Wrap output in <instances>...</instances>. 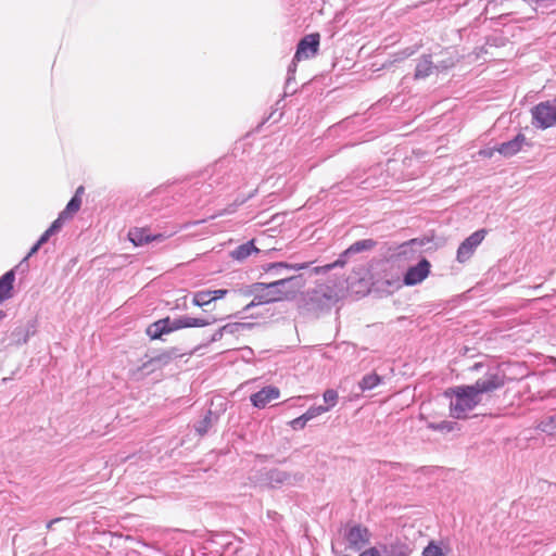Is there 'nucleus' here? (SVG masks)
I'll use <instances>...</instances> for the list:
<instances>
[{
  "mask_svg": "<svg viewBox=\"0 0 556 556\" xmlns=\"http://www.w3.org/2000/svg\"><path fill=\"white\" fill-rule=\"evenodd\" d=\"M486 392V380L479 379L475 384L457 386L447 389L444 394L451 399V416L456 419L466 418L481 401V395Z\"/></svg>",
  "mask_w": 556,
  "mask_h": 556,
  "instance_id": "obj_1",
  "label": "nucleus"
},
{
  "mask_svg": "<svg viewBox=\"0 0 556 556\" xmlns=\"http://www.w3.org/2000/svg\"><path fill=\"white\" fill-rule=\"evenodd\" d=\"M300 277L292 276L281 278L268 283L255 282L248 287L245 294H256L258 303H271L280 301L296 290Z\"/></svg>",
  "mask_w": 556,
  "mask_h": 556,
  "instance_id": "obj_2",
  "label": "nucleus"
},
{
  "mask_svg": "<svg viewBox=\"0 0 556 556\" xmlns=\"http://www.w3.org/2000/svg\"><path fill=\"white\" fill-rule=\"evenodd\" d=\"M377 245V242L374 239H363L351 244L346 250H344L339 257L333 262L326 264L324 266H317L313 269V271L317 275L327 274L330 270L337 267H343L351 261H354V256L358 253L370 251Z\"/></svg>",
  "mask_w": 556,
  "mask_h": 556,
  "instance_id": "obj_3",
  "label": "nucleus"
},
{
  "mask_svg": "<svg viewBox=\"0 0 556 556\" xmlns=\"http://www.w3.org/2000/svg\"><path fill=\"white\" fill-rule=\"evenodd\" d=\"M370 531L361 523H348L343 530V539L346 541L344 549L362 551L370 542Z\"/></svg>",
  "mask_w": 556,
  "mask_h": 556,
  "instance_id": "obj_4",
  "label": "nucleus"
},
{
  "mask_svg": "<svg viewBox=\"0 0 556 556\" xmlns=\"http://www.w3.org/2000/svg\"><path fill=\"white\" fill-rule=\"evenodd\" d=\"M533 125L545 129L556 123V99L541 102L532 109Z\"/></svg>",
  "mask_w": 556,
  "mask_h": 556,
  "instance_id": "obj_5",
  "label": "nucleus"
},
{
  "mask_svg": "<svg viewBox=\"0 0 556 556\" xmlns=\"http://www.w3.org/2000/svg\"><path fill=\"white\" fill-rule=\"evenodd\" d=\"M179 329H184L180 317L174 319L165 317L149 325L146 332L151 340H162L164 334Z\"/></svg>",
  "mask_w": 556,
  "mask_h": 556,
  "instance_id": "obj_6",
  "label": "nucleus"
},
{
  "mask_svg": "<svg viewBox=\"0 0 556 556\" xmlns=\"http://www.w3.org/2000/svg\"><path fill=\"white\" fill-rule=\"evenodd\" d=\"M486 235V229L482 228L473 233H471L468 238H466L458 247L456 253V260L459 263H466L475 253L477 248L482 243Z\"/></svg>",
  "mask_w": 556,
  "mask_h": 556,
  "instance_id": "obj_7",
  "label": "nucleus"
},
{
  "mask_svg": "<svg viewBox=\"0 0 556 556\" xmlns=\"http://www.w3.org/2000/svg\"><path fill=\"white\" fill-rule=\"evenodd\" d=\"M431 264L422 257L416 265L409 266L403 276V283L408 287L422 282L430 274Z\"/></svg>",
  "mask_w": 556,
  "mask_h": 556,
  "instance_id": "obj_8",
  "label": "nucleus"
},
{
  "mask_svg": "<svg viewBox=\"0 0 556 556\" xmlns=\"http://www.w3.org/2000/svg\"><path fill=\"white\" fill-rule=\"evenodd\" d=\"M320 36L318 33L304 36L298 43L294 59L302 60L314 56L319 47Z\"/></svg>",
  "mask_w": 556,
  "mask_h": 556,
  "instance_id": "obj_9",
  "label": "nucleus"
},
{
  "mask_svg": "<svg viewBox=\"0 0 556 556\" xmlns=\"http://www.w3.org/2000/svg\"><path fill=\"white\" fill-rule=\"evenodd\" d=\"M380 556H409L412 549L409 545L400 538H390L383 543H379Z\"/></svg>",
  "mask_w": 556,
  "mask_h": 556,
  "instance_id": "obj_10",
  "label": "nucleus"
},
{
  "mask_svg": "<svg viewBox=\"0 0 556 556\" xmlns=\"http://www.w3.org/2000/svg\"><path fill=\"white\" fill-rule=\"evenodd\" d=\"M280 396V390L275 386H266L250 396L252 405L256 408H265L266 405Z\"/></svg>",
  "mask_w": 556,
  "mask_h": 556,
  "instance_id": "obj_11",
  "label": "nucleus"
},
{
  "mask_svg": "<svg viewBox=\"0 0 556 556\" xmlns=\"http://www.w3.org/2000/svg\"><path fill=\"white\" fill-rule=\"evenodd\" d=\"M129 241L135 245H143L152 241H162L165 237L162 233L153 235L148 228H134L128 232Z\"/></svg>",
  "mask_w": 556,
  "mask_h": 556,
  "instance_id": "obj_12",
  "label": "nucleus"
},
{
  "mask_svg": "<svg viewBox=\"0 0 556 556\" xmlns=\"http://www.w3.org/2000/svg\"><path fill=\"white\" fill-rule=\"evenodd\" d=\"M265 480L270 488L277 489L285 484H293L295 479L287 471L274 468L265 473Z\"/></svg>",
  "mask_w": 556,
  "mask_h": 556,
  "instance_id": "obj_13",
  "label": "nucleus"
},
{
  "mask_svg": "<svg viewBox=\"0 0 556 556\" xmlns=\"http://www.w3.org/2000/svg\"><path fill=\"white\" fill-rule=\"evenodd\" d=\"M222 173H224L223 165L216 164L214 167V174L208 178V181L198 180L193 185L194 189L192 192L193 193L201 192V193H205V194L212 192L214 185L218 186L222 184V181H220Z\"/></svg>",
  "mask_w": 556,
  "mask_h": 556,
  "instance_id": "obj_14",
  "label": "nucleus"
},
{
  "mask_svg": "<svg viewBox=\"0 0 556 556\" xmlns=\"http://www.w3.org/2000/svg\"><path fill=\"white\" fill-rule=\"evenodd\" d=\"M18 266L8 270L0 277V303L12 296L13 285L15 281V269Z\"/></svg>",
  "mask_w": 556,
  "mask_h": 556,
  "instance_id": "obj_15",
  "label": "nucleus"
},
{
  "mask_svg": "<svg viewBox=\"0 0 556 556\" xmlns=\"http://www.w3.org/2000/svg\"><path fill=\"white\" fill-rule=\"evenodd\" d=\"M525 142V135L518 134L514 139L501 143L496 150L504 156H513L521 150Z\"/></svg>",
  "mask_w": 556,
  "mask_h": 556,
  "instance_id": "obj_16",
  "label": "nucleus"
},
{
  "mask_svg": "<svg viewBox=\"0 0 556 556\" xmlns=\"http://www.w3.org/2000/svg\"><path fill=\"white\" fill-rule=\"evenodd\" d=\"M433 70H435V66L432 62L431 55L424 54L416 65L414 78L425 79L432 74Z\"/></svg>",
  "mask_w": 556,
  "mask_h": 556,
  "instance_id": "obj_17",
  "label": "nucleus"
},
{
  "mask_svg": "<svg viewBox=\"0 0 556 556\" xmlns=\"http://www.w3.org/2000/svg\"><path fill=\"white\" fill-rule=\"evenodd\" d=\"M181 324L184 328H200L215 324L220 318H216L213 315H206L204 317H190V316H180Z\"/></svg>",
  "mask_w": 556,
  "mask_h": 556,
  "instance_id": "obj_18",
  "label": "nucleus"
},
{
  "mask_svg": "<svg viewBox=\"0 0 556 556\" xmlns=\"http://www.w3.org/2000/svg\"><path fill=\"white\" fill-rule=\"evenodd\" d=\"M311 263H298V264H290L286 262H276L267 264L264 269L266 273H270L275 276H278L281 274L282 269H292V270H301L308 268Z\"/></svg>",
  "mask_w": 556,
  "mask_h": 556,
  "instance_id": "obj_19",
  "label": "nucleus"
},
{
  "mask_svg": "<svg viewBox=\"0 0 556 556\" xmlns=\"http://www.w3.org/2000/svg\"><path fill=\"white\" fill-rule=\"evenodd\" d=\"M260 250L255 247L254 240L247 241L245 243H242L238 245L236 249H233L230 252L231 258L242 262L245 258H248L253 253H258Z\"/></svg>",
  "mask_w": 556,
  "mask_h": 556,
  "instance_id": "obj_20",
  "label": "nucleus"
},
{
  "mask_svg": "<svg viewBox=\"0 0 556 556\" xmlns=\"http://www.w3.org/2000/svg\"><path fill=\"white\" fill-rule=\"evenodd\" d=\"M327 291V288L324 287L315 289L309 295L311 302L317 303L320 306H329L333 302V295L331 291Z\"/></svg>",
  "mask_w": 556,
  "mask_h": 556,
  "instance_id": "obj_21",
  "label": "nucleus"
},
{
  "mask_svg": "<svg viewBox=\"0 0 556 556\" xmlns=\"http://www.w3.org/2000/svg\"><path fill=\"white\" fill-rule=\"evenodd\" d=\"M382 377L376 372L365 375L358 382L362 392L370 391L382 383Z\"/></svg>",
  "mask_w": 556,
  "mask_h": 556,
  "instance_id": "obj_22",
  "label": "nucleus"
},
{
  "mask_svg": "<svg viewBox=\"0 0 556 556\" xmlns=\"http://www.w3.org/2000/svg\"><path fill=\"white\" fill-rule=\"evenodd\" d=\"M536 428L546 434H556V413L554 415L544 417L538 424Z\"/></svg>",
  "mask_w": 556,
  "mask_h": 556,
  "instance_id": "obj_23",
  "label": "nucleus"
},
{
  "mask_svg": "<svg viewBox=\"0 0 556 556\" xmlns=\"http://www.w3.org/2000/svg\"><path fill=\"white\" fill-rule=\"evenodd\" d=\"M81 206V197L74 194L67 202L65 208L61 212L66 218H72L73 215L79 211Z\"/></svg>",
  "mask_w": 556,
  "mask_h": 556,
  "instance_id": "obj_24",
  "label": "nucleus"
},
{
  "mask_svg": "<svg viewBox=\"0 0 556 556\" xmlns=\"http://www.w3.org/2000/svg\"><path fill=\"white\" fill-rule=\"evenodd\" d=\"M212 410H207L205 416L194 425V430L198 434L204 435L207 433L212 426Z\"/></svg>",
  "mask_w": 556,
  "mask_h": 556,
  "instance_id": "obj_25",
  "label": "nucleus"
},
{
  "mask_svg": "<svg viewBox=\"0 0 556 556\" xmlns=\"http://www.w3.org/2000/svg\"><path fill=\"white\" fill-rule=\"evenodd\" d=\"M210 290L198 291L193 294L192 303L195 306H205L212 302Z\"/></svg>",
  "mask_w": 556,
  "mask_h": 556,
  "instance_id": "obj_26",
  "label": "nucleus"
},
{
  "mask_svg": "<svg viewBox=\"0 0 556 556\" xmlns=\"http://www.w3.org/2000/svg\"><path fill=\"white\" fill-rule=\"evenodd\" d=\"M178 356L177 349H172L167 352H164L151 359V363H157L160 365H166L169 363L173 358Z\"/></svg>",
  "mask_w": 556,
  "mask_h": 556,
  "instance_id": "obj_27",
  "label": "nucleus"
},
{
  "mask_svg": "<svg viewBox=\"0 0 556 556\" xmlns=\"http://www.w3.org/2000/svg\"><path fill=\"white\" fill-rule=\"evenodd\" d=\"M422 556H445V554L439 544H437L434 541H431L424 548Z\"/></svg>",
  "mask_w": 556,
  "mask_h": 556,
  "instance_id": "obj_28",
  "label": "nucleus"
},
{
  "mask_svg": "<svg viewBox=\"0 0 556 556\" xmlns=\"http://www.w3.org/2000/svg\"><path fill=\"white\" fill-rule=\"evenodd\" d=\"M329 410V406L318 405L309 407L303 415L309 421Z\"/></svg>",
  "mask_w": 556,
  "mask_h": 556,
  "instance_id": "obj_29",
  "label": "nucleus"
},
{
  "mask_svg": "<svg viewBox=\"0 0 556 556\" xmlns=\"http://www.w3.org/2000/svg\"><path fill=\"white\" fill-rule=\"evenodd\" d=\"M456 426V422H453V421H441V422H437V424H429L428 428L432 429V430H437V431H441V432H451L454 430Z\"/></svg>",
  "mask_w": 556,
  "mask_h": 556,
  "instance_id": "obj_30",
  "label": "nucleus"
},
{
  "mask_svg": "<svg viewBox=\"0 0 556 556\" xmlns=\"http://www.w3.org/2000/svg\"><path fill=\"white\" fill-rule=\"evenodd\" d=\"M324 401L329 406V409L333 407L338 402V392L333 389H328L323 394Z\"/></svg>",
  "mask_w": 556,
  "mask_h": 556,
  "instance_id": "obj_31",
  "label": "nucleus"
},
{
  "mask_svg": "<svg viewBox=\"0 0 556 556\" xmlns=\"http://www.w3.org/2000/svg\"><path fill=\"white\" fill-rule=\"evenodd\" d=\"M66 219L67 218L63 214L60 213L58 218L54 219L48 228L50 229L51 232L56 235L62 229L64 222Z\"/></svg>",
  "mask_w": 556,
  "mask_h": 556,
  "instance_id": "obj_32",
  "label": "nucleus"
},
{
  "mask_svg": "<svg viewBox=\"0 0 556 556\" xmlns=\"http://www.w3.org/2000/svg\"><path fill=\"white\" fill-rule=\"evenodd\" d=\"M504 384V376L489 375V392L493 389H497Z\"/></svg>",
  "mask_w": 556,
  "mask_h": 556,
  "instance_id": "obj_33",
  "label": "nucleus"
},
{
  "mask_svg": "<svg viewBox=\"0 0 556 556\" xmlns=\"http://www.w3.org/2000/svg\"><path fill=\"white\" fill-rule=\"evenodd\" d=\"M308 422V420L306 419V417L304 415H301L294 419H292L289 425L290 427L293 429V430H302L305 428L306 424Z\"/></svg>",
  "mask_w": 556,
  "mask_h": 556,
  "instance_id": "obj_34",
  "label": "nucleus"
},
{
  "mask_svg": "<svg viewBox=\"0 0 556 556\" xmlns=\"http://www.w3.org/2000/svg\"><path fill=\"white\" fill-rule=\"evenodd\" d=\"M295 77L293 74H288L287 73V79H286V84H285V92H283V97H287L288 94H292L295 92V88H292V83L294 81Z\"/></svg>",
  "mask_w": 556,
  "mask_h": 556,
  "instance_id": "obj_35",
  "label": "nucleus"
},
{
  "mask_svg": "<svg viewBox=\"0 0 556 556\" xmlns=\"http://www.w3.org/2000/svg\"><path fill=\"white\" fill-rule=\"evenodd\" d=\"M243 327H244L243 324L230 323V324L224 325L222 327V331H224V333H236V332H238Z\"/></svg>",
  "mask_w": 556,
  "mask_h": 556,
  "instance_id": "obj_36",
  "label": "nucleus"
},
{
  "mask_svg": "<svg viewBox=\"0 0 556 556\" xmlns=\"http://www.w3.org/2000/svg\"><path fill=\"white\" fill-rule=\"evenodd\" d=\"M419 49V46H412V47H407L405 48L404 50H402L400 53H399V59L400 60H404L406 58H409L412 56L413 54H415Z\"/></svg>",
  "mask_w": 556,
  "mask_h": 556,
  "instance_id": "obj_37",
  "label": "nucleus"
},
{
  "mask_svg": "<svg viewBox=\"0 0 556 556\" xmlns=\"http://www.w3.org/2000/svg\"><path fill=\"white\" fill-rule=\"evenodd\" d=\"M434 66L438 72L446 71L454 66V60L453 59L442 60V61L438 62L437 64H434Z\"/></svg>",
  "mask_w": 556,
  "mask_h": 556,
  "instance_id": "obj_38",
  "label": "nucleus"
},
{
  "mask_svg": "<svg viewBox=\"0 0 556 556\" xmlns=\"http://www.w3.org/2000/svg\"><path fill=\"white\" fill-rule=\"evenodd\" d=\"M359 556H380V547L379 544L374 547H369L365 551H363Z\"/></svg>",
  "mask_w": 556,
  "mask_h": 556,
  "instance_id": "obj_39",
  "label": "nucleus"
},
{
  "mask_svg": "<svg viewBox=\"0 0 556 556\" xmlns=\"http://www.w3.org/2000/svg\"><path fill=\"white\" fill-rule=\"evenodd\" d=\"M228 291L226 289L210 290L212 301L223 299Z\"/></svg>",
  "mask_w": 556,
  "mask_h": 556,
  "instance_id": "obj_40",
  "label": "nucleus"
},
{
  "mask_svg": "<svg viewBox=\"0 0 556 556\" xmlns=\"http://www.w3.org/2000/svg\"><path fill=\"white\" fill-rule=\"evenodd\" d=\"M54 236L53 232L50 231V229H46L45 232L39 237L38 241H39V244H45L49 241V239Z\"/></svg>",
  "mask_w": 556,
  "mask_h": 556,
  "instance_id": "obj_41",
  "label": "nucleus"
},
{
  "mask_svg": "<svg viewBox=\"0 0 556 556\" xmlns=\"http://www.w3.org/2000/svg\"><path fill=\"white\" fill-rule=\"evenodd\" d=\"M41 247H42V244H39V241L37 240L36 243L30 248L28 254L25 256V258L23 261H26L28 257L36 254Z\"/></svg>",
  "mask_w": 556,
  "mask_h": 556,
  "instance_id": "obj_42",
  "label": "nucleus"
},
{
  "mask_svg": "<svg viewBox=\"0 0 556 556\" xmlns=\"http://www.w3.org/2000/svg\"><path fill=\"white\" fill-rule=\"evenodd\" d=\"M224 336V331H222V327L217 329L211 337L210 342L219 341Z\"/></svg>",
  "mask_w": 556,
  "mask_h": 556,
  "instance_id": "obj_43",
  "label": "nucleus"
},
{
  "mask_svg": "<svg viewBox=\"0 0 556 556\" xmlns=\"http://www.w3.org/2000/svg\"><path fill=\"white\" fill-rule=\"evenodd\" d=\"M253 295H254V299L248 305H245V307L243 308L244 313L249 312L252 307H254L256 305L263 304V303H258V301L256 299V294H253Z\"/></svg>",
  "mask_w": 556,
  "mask_h": 556,
  "instance_id": "obj_44",
  "label": "nucleus"
},
{
  "mask_svg": "<svg viewBox=\"0 0 556 556\" xmlns=\"http://www.w3.org/2000/svg\"><path fill=\"white\" fill-rule=\"evenodd\" d=\"M25 333L26 334L23 338V343L27 342L30 333H35V326L34 325H28L27 328L25 329Z\"/></svg>",
  "mask_w": 556,
  "mask_h": 556,
  "instance_id": "obj_45",
  "label": "nucleus"
},
{
  "mask_svg": "<svg viewBox=\"0 0 556 556\" xmlns=\"http://www.w3.org/2000/svg\"><path fill=\"white\" fill-rule=\"evenodd\" d=\"M296 59L293 58V60L291 61V63L289 64L288 66V74H293L295 75V71H296Z\"/></svg>",
  "mask_w": 556,
  "mask_h": 556,
  "instance_id": "obj_46",
  "label": "nucleus"
},
{
  "mask_svg": "<svg viewBox=\"0 0 556 556\" xmlns=\"http://www.w3.org/2000/svg\"><path fill=\"white\" fill-rule=\"evenodd\" d=\"M339 545H341V543H340V542H338V541H333V542H332V551H333L337 555L344 556V555H343V552H342V551H339Z\"/></svg>",
  "mask_w": 556,
  "mask_h": 556,
  "instance_id": "obj_47",
  "label": "nucleus"
},
{
  "mask_svg": "<svg viewBox=\"0 0 556 556\" xmlns=\"http://www.w3.org/2000/svg\"><path fill=\"white\" fill-rule=\"evenodd\" d=\"M255 192H256V189H255L253 192H251L247 198L241 199V200H240V203H241V204H242V203H244L248 199L252 198V197L254 195V193H255Z\"/></svg>",
  "mask_w": 556,
  "mask_h": 556,
  "instance_id": "obj_48",
  "label": "nucleus"
},
{
  "mask_svg": "<svg viewBox=\"0 0 556 556\" xmlns=\"http://www.w3.org/2000/svg\"><path fill=\"white\" fill-rule=\"evenodd\" d=\"M84 192V187H78L75 194H78L80 197V194Z\"/></svg>",
  "mask_w": 556,
  "mask_h": 556,
  "instance_id": "obj_49",
  "label": "nucleus"
},
{
  "mask_svg": "<svg viewBox=\"0 0 556 556\" xmlns=\"http://www.w3.org/2000/svg\"><path fill=\"white\" fill-rule=\"evenodd\" d=\"M59 519H54V520H51L50 522H48L47 528H51L52 523L56 522Z\"/></svg>",
  "mask_w": 556,
  "mask_h": 556,
  "instance_id": "obj_50",
  "label": "nucleus"
},
{
  "mask_svg": "<svg viewBox=\"0 0 556 556\" xmlns=\"http://www.w3.org/2000/svg\"><path fill=\"white\" fill-rule=\"evenodd\" d=\"M485 153H486V152H485V150H482V149H481V150L479 151V154H480V155H483V154H485Z\"/></svg>",
  "mask_w": 556,
  "mask_h": 556,
  "instance_id": "obj_51",
  "label": "nucleus"
},
{
  "mask_svg": "<svg viewBox=\"0 0 556 556\" xmlns=\"http://www.w3.org/2000/svg\"><path fill=\"white\" fill-rule=\"evenodd\" d=\"M2 316H3V313L0 311V319L2 318Z\"/></svg>",
  "mask_w": 556,
  "mask_h": 556,
  "instance_id": "obj_52",
  "label": "nucleus"
}]
</instances>
